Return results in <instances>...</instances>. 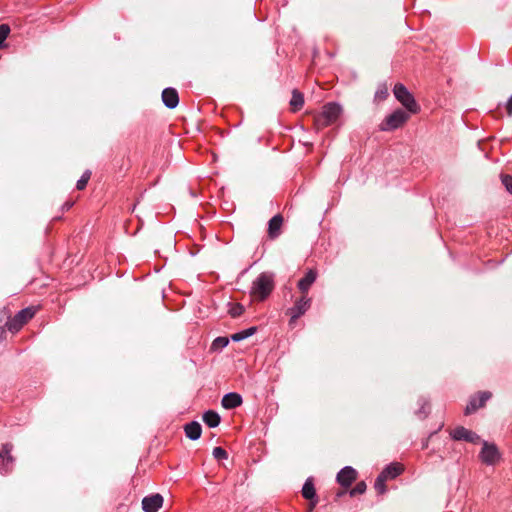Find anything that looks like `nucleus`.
<instances>
[{"mask_svg":"<svg viewBox=\"0 0 512 512\" xmlns=\"http://www.w3.org/2000/svg\"><path fill=\"white\" fill-rule=\"evenodd\" d=\"M304 105V97L303 94L300 93L298 90H293L292 92V98L290 100V106L292 111H298L300 110Z\"/></svg>","mask_w":512,"mask_h":512,"instance_id":"21","label":"nucleus"},{"mask_svg":"<svg viewBox=\"0 0 512 512\" xmlns=\"http://www.w3.org/2000/svg\"><path fill=\"white\" fill-rule=\"evenodd\" d=\"M13 445L11 443H5L2 445L0 450V474L6 475L11 472L14 465V458L11 454Z\"/></svg>","mask_w":512,"mask_h":512,"instance_id":"7","label":"nucleus"},{"mask_svg":"<svg viewBox=\"0 0 512 512\" xmlns=\"http://www.w3.org/2000/svg\"><path fill=\"white\" fill-rule=\"evenodd\" d=\"M163 104L169 108L174 109L179 104V95L176 89L168 87L162 91Z\"/></svg>","mask_w":512,"mask_h":512,"instance_id":"14","label":"nucleus"},{"mask_svg":"<svg viewBox=\"0 0 512 512\" xmlns=\"http://www.w3.org/2000/svg\"><path fill=\"white\" fill-rule=\"evenodd\" d=\"M366 489V483L364 481H360L349 491V494L351 497H354L356 495L365 493Z\"/></svg>","mask_w":512,"mask_h":512,"instance_id":"28","label":"nucleus"},{"mask_svg":"<svg viewBox=\"0 0 512 512\" xmlns=\"http://www.w3.org/2000/svg\"><path fill=\"white\" fill-rule=\"evenodd\" d=\"M507 114L509 117H512V95L509 97L508 101L505 104Z\"/></svg>","mask_w":512,"mask_h":512,"instance_id":"34","label":"nucleus"},{"mask_svg":"<svg viewBox=\"0 0 512 512\" xmlns=\"http://www.w3.org/2000/svg\"><path fill=\"white\" fill-rule=\"evenodd\" d=\"M257 331L256 327H249L247 329H244L242 331L236 332L231 335V340L234 342H239L244 339H247L248 337L252 336Z\"/></svg>","mask_w":512,"mask_h":512,"instance_id":"22","label":"nucleus"},{"mask_svg":"<svg viewBox=\"0 0 512 512\" xmlns=\"http://www.w3.org/2000/svg\"><path fill=\"white\" fill-rule=\"evenodd\" d=\"M184 432L188 439L195 441L201 437L202 427L198 421H191L185 424Z\"/></svg>","mask_w":512,"mask_h":512,"instance_id":"16","label":"nucleus"},{"mask_svg":"<svg viewBox=\"0 0 512 512\" xmlns=\"http://www.w3.org/2000/svg\"><path fill=\"white\" fill-rule=\"evenodd\" d=\"M162 504L163 497L158 493L145 496L142 499V509L144 512H157L161 508Z\"/></svg>","mask_w":512,"mask_h":512,"instance_id":"11","label":"nucleus"},{"mask_svg":"<svg viewBox=\"0 0 512 512\" xmlns=\"http://www.w3.org/2000/svg\"><path fill=\"white\" fill-rule=\"evenodd\" d=\"M357 471L352 466L343 467L336 476V481L344 488H348L356 480Z\"/></svg>","mask_w":512,"mask_h":512,"instance_id":"10","label":"nucleus"},{"mask_svg":"<svg viewBox=\"0 0 512 512\" xmlns=\"http://www.w3.org/2000/svg\"><path fill=\"white\" fill-rule=\"evenodd\" d=\"M419 409L416 411V415L419 418H425L429 414V401L425 397H420L418 400Z\"/></svg>","mask_w":512,"mask_h":512,"instance_id":"24","label":"nucleus"},{"mask_svg":"<svg viewBox=\"0 0 512 512\" xmlns=\"http://www.w3.org/2000/svg\"><path fill=\"white\" fill-rule=\"evenodd\" d=\"M393 93L395 98L407 109L409 113H417L419 105L417 104L414 96L409 90L401 83L394 86Z\"/></svg>","mask_w":512,"mask_h":512,"instance_id":"3","label":"nucleus"},{"mask_svg":"<svg viewBox=\"0 0 512 512\" xmlns=\"http://www.w3.org/2000/svg\"><path fill=\"white\" fill-rule=\"evenodd\" d=\"M345 494H346V491H345V490H344V491H338V492L336 493V500H337V499H339V498H341V497H342V496H344Z\"/></svg>","mask_w":512,"mask_h":512,"instance_id":"36","label":"nucleus"},{"mask_svg":"<svg viewBox=\"0 0 512 512\" xmlns=\"http://www.w3.org/2000/svg\"><path fill=\"white\" fill-rule=\"evenodd\" d=\"M386 480L379 474L375 480L374 488L379 494H383L386 492Z\"/></svg>","mask_w":512,"mask_h":512,"instance_id":"29","label":"nucleus"},{"mask_svg":"<svg viewBox=\"0 0 512 512\" xmlns=\"http://www.w3.org/2000/svg\"><path fill=\"white\" fill-rule=\"evenodd\" d=\"M310 306V299L306 297H302L299 299L295 305L290 308V320H296L308 310Z\"/></svg>","mask_w":512,"mask_h":512,"instance_id":"15","label":"nucleus"},{"mask_svg":"<svg viewBox=\"0 0 512 512\" xmlns=\"http://www.w3.org/2000/svg\"><path fill=\"white\" fill-rule=\"evenodd\" d=\"M72 205V203L66 202L63 207L68 210L71 208Z\"/></svg>","mask_w":512,"mask_h":512,"instance_id":"37","label":"nucleus"},{"mask_svg":"<svg viewBox=\"0 0 512 512\" xmlns=\"http://www.w3.org/2000/svg\"><path fill=\"white\" fill-rule=\"evenodd\" d=\"M403 471V468L398 463H390L380 472V475L387 481L388 479H395Z\"/></svg>","mask_w":512,"mask_h":512,"instance_id":"18","label":"nucleus"},{"mask_svg":"<svg viewBox=\"0 0 512 512\" xmlns=\"http://www.w3.org/2000/svg\"><path fill=\"white\" fill-rule=\"evenodd\" d=\"M38 310L39 306H29L18 311L13 316L9 309L4 308L3 311H1L0 320H31Z\"/></svg>","mask_w":512,"mask_h":512,"instance_id":"6","label":"nucleus"},{"mask_svg":"<svg viewBox=\"0 0 512 512\" xmlns=\"http://www.w3.org/2000/svg\"><path fill=\"white\" fill-rule=\"evenodd\" d=\"M3 322H0V343L5 339L6 337V329L5 326L2 325Z\"/></svg>","mask_w":512,"mask_h":512,"instance_id":"35","label":"nucleus"},{"mask_svg":"<svg viewBox=\"0 0 512 512\" xmlns=\"http://www.w3.org/2000/svg\"><path fill=\"white\" fill-rule=\"evenodd\" d=\"M202 419L209 428H216L221 421L220 415L214 410L204 412Z\"/></svg>","mask_w":512,"mask_h":512,"instance_id":"20","label":"nucleus"},{"mask_svg":"<svg viewBox=\"0 0 512 512\" xmlns=\"http://www.w3.org/2000/svg\"><path fill=\"white\" fill-rule=\"evenodd\" d=\"M302 496L305 499L310 500V511H312L318 503L312 477L306 479L302 487Z\"/></svg>","mask_w":512,"mask_h":512,"instance_id":"12","label":"nucleus"},{"mask_svg":"<svg viewBox=\"0 0 512 512\" xmlns=\"http://www.w3.org/2000/svg\"><path fill=\"white\" fill-rule=\"evenodd\" d=\"M243 403L242 396L237 392L226 393L221 400L223 408L227 410L235 409Z\"/></svg>","mask_w":512,"mask_h":512,"instance_id":"13","label":"nucleus"},{"mask_svg":"<svg viewBox=\"0 0 512 512\" xmlns=\"http://www.w3.org/2000/svg\"><path fill=\"white\" fill-rule=\"evenodd\" d=\"M491 397L492 393L490 391H480L472 395L464 409V414L471 415L475 413L479 408L484 407Z\"/></svg>","mask_w":512,"mask_h":512,"instance_id":"5","label":"nucleus"},{"mask_svg":"<svg viewBox=\"0 0 512 512\" xmlns=\"http://www.w3.org/2000/svg\"><path fill=\"white\" fill-rule=\"evenodd\" d=\"M229 344V338L228 337H217L213 340L210 350L212 352H220L222 349H224Z\"/></svg>","mask_w":512,"mask_h":512,"instance_id":"23","label":"nucleus"},{"mask_svg":"<svg viewBox=\"0 0 512 512\" xmlns=\"http://www.w3.org/2000/svg\"><path fill=\"white\" fill-rule=\"evenodd\" d=\"M501 180H502V184L505 186L506 190L512 194V176L511 175H502Z\"/></svg>","mask_w":512,"mask_h":512,"instance_id":"33","label":"nucleus"},{"mask_svg":"<svg viewBox=\"0 0 512 512\" xmlns=\"http://www.w3.org/2000/svg\"><path fill=\"white\" fill-rule=\"evenodd\" d=\"M342 113V107L335 102L327 103L323 106L321 113L316 115L315 124L323 128L336 122Z\"/></svg>","mask_w":512,"mask_h":512,"instance_id":"2","label":"nucleus"},{"mask_svg":"<svg viewBox=\"0 0 512 512\" xmlns=\"http://www.w3.org/2000/svg\"><path fill=\"white\" fill-rule=\"evenodd\" d=\"M480 460L486 465H494L500 459V453L495 444L483 441V447L479 453Z\"/></svg>","mask_w":512,"mask_h":512,"instance_id":"8","label":"nucleus"},{"mask_svg":"<svg viewBox=\"0 0 512 512\" xmlns=\"http://www.w3.org/2000/svg\"><path fill=\"white\" fill-rule=\"evenodd\" d=\"M409 119V113L402 109H396L385 117L380 123L379 130L383 132L393 131L400 128Z\"/></svg>","mask_w":512,"mask_h":512,"instance_id":"4","label":"nucleus"},{"mask_svg":"<svg viewBox=\"0 0 512 512\" xmlns=\"http://www.w3.org/2000/svg\"><path fill=\"white\" fill-rule=\"evenodd\" d=\"M274 275L270 272H262L252 282L250 295L254 300H266L274 290Z\"/></svg>","mask_w":512,"mask_h":512,"instance_id":"1","label":"nucleus"},{"mask_svg":"<svg viewBox=\"0 0 512 512\" xmlns=\"http://www.w3.org/2000/svg\"><path fill=\"white\" fill-rule=\"evenodd\" d=\"M10 27L8 24H1L0 25V48L3 47L5 40L9 36L10 33Z\"/></svg>","mask_w":512,"mask_h":512,"instance_id":"32","label":"nucleus"},{"mask_svg":"<svg viewBox=\"0 0 512 512\" xmlns=\"http://www.w3.org/2000/svg\"><path fill=\"white\" fill-rule=\"evenodd\" d=\"M450 436L455 441H465V442L473 443V444H476L480 440V436L477 433H475L463 426L456 427L450 433Z\"/></svg>","mask_w":512,"mask_h":512,"instance_id":"9","label":"nucleus"},{"mask_svg":"<svg viewBox=\"0 0 512 512\" xmlns=\"http://www.w3.org/2000/svg\"><path fill=\"white\" fill-rule=\"evenodd\" d=\"M283 218L280 214L273 216L268 223V233L270 238H276L280 234Z\"/></svg>","mask_w":512,"mask_h":512,"instance_id":"19","label":"nucleus"},{"mask_svg":"<svg viewBox=\"0 0 512 512\" xmlns=\"http://www.w3.org/2000/svg\"><path fill=\"white\" fill-rule=\"evenodd\" d=\"M212 455H213V457H214L216 460H226V459H228V453H227V451H226L224 448L220 447V446L215 447V448L213 449V451H212Z\"/></svg>","mask_w":512,"mask_h":512,"instance_id":"30","label":"nucleus"},{"mask_svg":"<svg viewBox=\"0 0 512 512\" xmlns=\"http://www.w3.org/2000/svg\"><path fill=\"white\" fill-rule=\"evenodd\" d=\"M389 95L387 85L382 83L378 85L377 90L374 95V100L381 102L384 101Z\"/></svg>","mask_w":512,"mask_h":512,"instance_id":"25","label":"nucleus"},{"mask_svg":"<svg viewBox=\"0 0 512 512\" xmlns=\"http://www.w3.org/2000/svg\"><path fill=\"white\" fill-rule=\"evenodd\" d=\"M317 278V272L313 269H309L304 277L298 281V288L301 292L306 293L310 289L311 285Z\"/></svg>","mask_w":512,"mask_h":512,"instance_id":"17","label":"nucleus"},{"mask_svg":"<svg viewBox=\"0 0 512 512\" xmlns=\"http://www.w3.org/2000/svg\"><path fill=\"white\" fill-rule=\"evenodd\" d=\"M244 307L238 303L229 304L228 313L232 318L240 317L243 314Z\"/></svg>","mask_w":512,"mask_h":512,"instance_id":"27","label":"nucleus"},{"mask_svg":"<svg viewBox=\"0 0 512 512\" xmlns=\"http://www.w3.org/2000/svg\"><path fill=\"white\" fill-rule=\"evenodd\" d=\"M26 322H4L6 333L10 332L12 335L18 333Z\"/></svg>","mask_w":512,"mask_h":512,"instance_id":"26","label":"nucleus"},{"mask_svg":"<svg viewBox=\"0 0 512 512\" xmlns=\"http://www.w3.org/2000/svg\"><path fill=\"white\" fill-rule=\"evenodd\" d=\"M90 176H91V172L89 170H86L82 176L80 177V179L77 181V184H76V187L78 190H82L85 188V186L87 185L89 179H90Z\"/></svg>","mask_w":512,"mask_h":512,"instance_id":"31","label":"nucleus"}]
</instances>
